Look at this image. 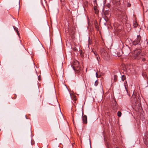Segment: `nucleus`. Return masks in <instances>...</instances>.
Wrapping results in <instances>:
<instances>
[{"instance_id": "obj_5", "label": "nucleus", "mask_w": 148, "mask_h": 148, "mask_svg": "<svg viewBox=\"0 0 148 148\" xmlns=\"http://www.w3.org/2000/svg\"><path fill=\"white\" fill-rule=\"evenodd\" d=\"M141 38V37L140 35L137 36V38L133 42V44L134 45L139 44L141 46V47H145V46L143 45V42H141L140 43Z\"/></svg>"}, {"instance_id": "obj_25", "label": "nucleus", "mask_w": 148, "mask_h": 148, "mask_svg": "<svg viewBox=\"0 0 148 148\" xmlns=\"http://www.w3.org/2000/svg\"><path fill=\"white\" fill-rule=\"evenodd\" d=\"M130 5H130V4H129V5H128V7H130Z\"/></svg>"}, {"instance_id": "obj_3", "label": "nucleus", "mask_w": 148, "mask_h": 148, "mask_svg": "<svg viewBox=\"0 0 148 148\" xmlns=\"http://www.w3.org/2000/svg\"><path fill=\"white\" fill-rule=\"evenodd\" d=\"M100 53L101 56L105 60L108 61L110 60V56L105 49L101 48Z\"/></svg>"}, {"instance_id": "obj_11", "label": "nucleus", "mask_w": 148, "mask_h": 148, "mask_svg": "<svg viewBox=\"0 0 148 148\" xmlns=\"http://www.w3.org/2000/svg\"><path fill=\"white\" fill-rule=\"evenodd\" d=\"M122 17H121L123 19H125V20H126V18H127L126 16L125 15V14L124 13H123L122 16H121Z\"/></svg>"}, {"instance_id": "obj_2", "label": "nucleus", "mask_w": 148, "mask_h": 148, "mask_svg": "<svg viewBox=\"0 0 148 148\" xmlns=\"http://www.w3.org/2000/svg\"><path fill=\"white\" fill-rule=\"evenodd\" d=\"M140 51H141L140 50H135L131 53L130 56L133 59L138 60L141 58Z\"/></svg>"}, {"instance_id": "obj_8", "label": "nucleus", "mask_w": 148, "mask_h": 148, "mask_svg": "<svg viewBox=\"0 0 148 148\" xmlns=\"http://www.w3.org/2000/svg\"><path fill=\"white\" fill-rule=\"evenodd\" d=\"M83 123H84L86 124L87 123V117L86 115H84L82 117Z\"/></svg>"}, {"instance_id": "obj_1", "label": "nucleus", "mask_w": 148, "mask_h": 148, "mask_svg": "<svg viewBox=\"0 0 148 148\" xmlns=\"http://www.w3.org/2000/svg\"><path fill=\"white\" fill-rule=\"evenodd\" d=\"M137 98V96L135 94H133L131 98V102L133 108L139 109L141 106V104L140 103V101L139 97L138 98Z\"/></svg>"}, {"instance_id": "obj_27", "label": "nucleus", "mask_w": 148, "mask_h": 148, "mask_svg": "<svg viewBox=\"0 0 148 148\" xmlns=\"http://www.w3.org/2000/svg\"><path fill=\"white\" fill-rule=\"evenodd\" d=\"M108 148H109L108 147Z\"/></svg>"}, {"instance_id": "obj_17", "label": "nucleus", "mask_w": 148, "mask_h": 148, "mask_svg": "<svg viewBox=\"0 0 148 148\" xmlns=\"http://www.w3.org/2000/svg\"><path fill=\"white\" fill-rule=\"evenodd\" d=\"M118 116L119 117H120L121 115V113L120 111H118L117 112Z\"/></svg>"}, {"instance_id": "obj_18", "label": "nucleus", "mask_w": 148, "mask_h": 148, "mask_svg": "<svg viewBox=\"0 0 148 148\" xmlns=\"http://www.w3.org/2000/svg\"><path fill=\"white\" fill-rule=\"evenodd\" d=\"M92 52L94 53V54H95V56L98 55L97 53V52L96 51H95L92 50Z\"/></svg>"}, {"instance_id": "obj_13", "label": "nucleus", "mask_w": 148, "mask_h": 148, "mask_svg": "<svg viewBox=\"0 0 148 148\" xmlns=\"http://www.w3.org/2000/svg\"><path fill=\"white\" fill-rule=\"evenodd\" d=\"M70 95H71V97L72 98H73L74 100H75V101H76V99L75 98L76 96L73 95H71V94H70Z\"/></svg>"}, {"instance_id": "obj_7", "label": "nucleus", "mask_w": 148, "mask_h": 148, "mask_svg": "<svg viewBox=\"0 0 148 148\" xmlns=\"http://www.w3.org/2000/svg\"><path fill=\"white\" fill-rule=\"evenodd\" d=\"M144 142L145 145L148 147V135H145L144 138Z\"/></svg>"}, {"instance_id": "obj_19", "label": "nucleus", "mask_w": 148, "mask_h": 148, "mask_svg": "<svg viewBox=\"0 0 148 148\" xmlns=\"http://www.w3.org/2000/svg\"><path fill=\"white\" fill-rule=\"evenodd\" d=\"M95 56L97 59V60L98 61V62H99V60H98L99 56L98 55Z\"/></svg>"}, {"instance_id": "obj_12", "label": "nucleus", "mask_w": 148, "mask_h": 148, "mask_svg": "<svg viewBox=\"0 0 148 148\" xmlns=\"http://www.w3.org/2000/svg\"><path fill=\"white\" fill-rule=\"evenodd\" d=\"M133 25L134 27H136L138 25L137 23L135 21H134L133 22Z\"/></svg>"}, {"instance_id": "obj_20", "label": "nucleus", "mask_w": 148, "mask_h": 148, "mask_svg": "<svg viewBox=\"0 0 148 148\" xmlns=\"http://www.w3.org/2000/svg\"><path fill=\"white\" fill-rule=\"evenodd\" d=\"M125 88L126 90V91L127 92V89L126 88V86L125 85Z\"/></svg>"}, {"instance_id": "obj_23", "label": "nucleus", "mask_w": 148, "mask_h": 148, "mask_svg": "<svg viewBox=\"0 0 148 148\" xmlns=\"http://www.w3.org/2000/svg\"><path fill=\"white\" fill-rule=\"evenodd\" d=\"M96 81L95 82V85H96V86H97V84H96Z\"/></svg>"}, {"instance_id": "obj_14", "label": "nucleus", "mask_w": 148, "mask_h": 148, "mask_svg": "<svg viewBox=\"0 0 148 148\" xmlns=\"http://www.w3.org/2000/svg\"><path fill=\"white\" fill-rule=\"evenodd\" d=\"M114 82H116L117 80V76L116 75H114Z\"/></svg>"}, {"instance_id": "obj_6", "label": "nucleus", "mask_w": 148, "mask_h": 148, "mask_svg": "<svg viewBox=\"0 0 148 148\" xmlns=\"http://www.w3.org/2000/svg\"><path fill=\"white\" fill-rule=\"evenodd\" d=\"M123 50L126 54H128L130 52V49L129 47H127L126 48H124Z\"/></svg>"}, {"instance_id": "obj_10", "label": "nucleus", "mask_w": 148, "mask_h": 148, "mask_svg": "<svg viewBox=\"0 0 148 148\" xmlns=\"http://www.w3.org/2000/svg\"><path fill=\"white\" fill-rule=\"evenodd\" d=\"M110 11L109 10H107L105 11L104 12V15L106 16L108 15L109 14Z\"/></svg>"}, {"instance_id": "obj_22", "label": "nucleus", "mask_w": 148, "mask_h": 148, "mask_svg": "<svg viewBox=\"0 0 148 148\" xmlns=\"http://www.w3.org/2000/svg\"><path fill=\"white\" fill-rule=\"evenodd\" d=\"M95 13H96V14H98V11H95Z\"/></svg>"}, {"instance_id": "obj_21", "label": "nucleus", "mask_w": 148, "mask_h": 148, "mask_svg": "<svg viewBox=\"0 0 148 148\" xmlns=\"http://www.w3.org/2000/svg\"><path fill=\"white\" fill-rule=\"evenodd\" d=\"M142 60L143 61H145V58H143L142 59Z\"/></svg>"}, {"instance_id": "obj_9", "label": "nucleus", "mask_w": 148, "mask_h": 148, "mask_svg": "<svg viewBox=\"0 0 148 148\" xmlns=\"http://www.w3.org/2000/svg\"><path fill=\"white\" fill-rule=\"evenodd\" d=\"M112 109L114 110H116L117 108L116 103L115 101L114 102V103L112 105Z\"/></svg>"}, {"instance_id": "obj_24", "label": "nucleus", "mask_w": 148, "mask_h": 148, "mask_svg": "<svg viewBox=\"0 0 148 148\" xmlns=\"http://www.w3.org/2000/svg\"><path fill=\"white\" fill-rule=\"evenodd\" d=\"M94 9L95 10H96V8L95 7H94Z\"/></svg>"}, {"instance_id": "obj_26", "label": "nucleus", "mask_w": 148, "mask_h": 148, "mask_svg": "<svg viewBox=\"0 0 148 148\" xmlns=\"http://www.w3.org/2000/svg\"><path fill=\"white\" fill-rule=\"evenodd\" d=\"M96 75H97V73H96Z\"/></svg>"}, {"instance_id": "obj_4", "label": "nucleus", "mask_w": 148, "mask_h": 148, "mask_svg": "<svg viewBox=\"0 0 148 148\" xmlns=\"http://www.w3.org/2000/svg\"><path fill=\"white\" fill-rule=\"evenodd\" d=\"M74 66L73 68L77 73H80L81 71V67L79 65L78 62L77 61L74 62L73 63Z\"/></svg>"}, {"instance_id": "obj_16", "label": "nucleus", "mask_w": 148, "mask_h": 148, "mask_svg": "<svg viewBox=\"0 0 148 148\" xmlns=\"http://www.w3.org/2000/svg\"><path fill=\"white\" fill-rule=\"evenodd\" d=\"M13 27H14V30L17 32L18 34V35L19 33H18V29H18L16 27H14V26H13Z\"/></svg>"}, {"instance_id": "obj_15", "label": "nucleus", "mask_w": 148, "mask_h": 148, "mask_svg": "<svg viewBox=\"0 0 148 148\" xmlns=\"http://www.w3.org/2000/svg\"><path fill=\"white\" fill-rule=\"evenodd\" d=\"M122 80L123 81H124L126 79L125 77V75H123L121 77Z\"/></svg>"}]
</instances>
